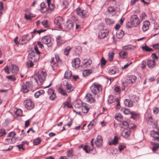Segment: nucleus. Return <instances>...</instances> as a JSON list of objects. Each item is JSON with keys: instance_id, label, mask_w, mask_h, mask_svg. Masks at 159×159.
Returning <instances> with one entry per match:
<instances>
[{"instance_id": "obj_1", "label": "nucleus", "mask_w": 159, "mask_h": 159, "mask_svg": "<svg viewBox=\"0 0 159 159\" xmlns=\"http://www.w3.org/2000/svg\"><path fill=\"white\" fill-rule=\"evenodd\" d=\"M47 75L46 71L44 69L39 70L38 71L37 75L38 80L36 77L34 78L36 82L39 84V81L42 85V83L45 80Z\"/></svg>"}, {"instance_id": "obj_2", "label": "nucleus", "mask_w": 159, "mask_h": 159, "mask_svg": "<svg viewBox=\"0 0 159 159\" xmlns=\"http://www.w3.org/2000/svg\"><path fill=\"white\" fill-rule=\"evenodd\" d=\"M77 20V18L74 16H72L71 18V20H68L66 21L64 26L65 30L66 31H69L72 29L74 25L75 21Z\"/></svg>"}, {"instance_id": "obj_3", "label": "nucleus", "mask_w": 159, "mask_h": 159, "mask_svg": "<svg viewBox=\"0 0 159 159\" xmlns=\"http://www.w3.org/2000/svg\"><path fill=\"white\" fill-rule=\"evenodd\" d=\"M136 80V77L134 75L129 76L127 80V81L123 83V87H122V89H125L126 88V87L127 86L128 84H132L134 83Z\"/></svg>"}, {"instance_id": "obj_4", "label": "nucleus", "mask_w": 159, "mask_h": 159, "mask_svg": "<svg viewBox=\"0 0 159 159\" xmlns=\"http://www.w3.org/2000/svg\"><path fill=\"white\" fill-rule=\"evenodd\" d=\"M131 24L134 27L138 26L140 24V20L136 15L131 16L130 18Z\"/></svg>"}, {"instance_id": "obj_5", "label": "nucleus", "mask_w": 159, "mask_h": 159, "mask_svg": "<svg viewBox=\"0 0 159 159\" xmlns=\"http://www.w3.org/2000/svg\"><path fill=\"white\" fill-rule=\"evenodd\" d=\"M42 42L43 43L46 44L48 47H50L52 45V43L51 42V38L49 36H46L43 37L42 39Z\"/></svg>"}, {"instance_id": "obj_6", "label": "nucleus", "mask_w": 159, "mask_h": 159, "mask_svg": "<svg viewBox=\"0 0 159 159\" xmlns=\"http://www.w3.org/2000/svg\"><path fill=\"white\" fill-rule=\"evenodd\" d=\"M55 24L59 29L62 28V25L63 24V19L61 17H57L54 20Z\"/></svg>"}, {"instance_id": "obj_7", "label": "nucleus", "mask_w": 159, "mask_h": 159, "mask_svg": "<svg viewBox=\"0 0 159 159\" xmlns=\"http://www.w3.org/2000/svg\"><path fill=\"white\" fill-rule=\"evenodd\" d=\"M77 14L82 18L87 17L88 15L87 11L83 10L80 8H77L76 10Z\"/></svg>"}, {"instance_id": "obj_8", "label": "nucleus", "mask_w": 159, "mask_h": 159, "mask_svg": "<svg viewBox=\"0 0 159 159\" xmlns=\"http://www.w3.org/2000/svg\"><path fill=\"white\" fill-rule=\"evenodd\" d=\"M24 104L25 107L28 110H31L32 109L34 106V105L30 100H25L24 102Z\"/></svg>"}, {"instance_id": "obj_9", "label": "nucleus", "mask_w": 159, "mask_h": 159, "mask_svg": "<svg viewBox=\"0 0 159 159\" xmlns=\"http://www.w3.org/2000/svg\"><path fill=\"white\" fill-rule=\"evenodd\" d=\"M108 31L106 29L101 30L99 32L98 37L100 39H103L108 34Z\"/></svg>"}, {"instance_id": "obj_10", "label": "nucleus", "mask_w": 159, "mask_h": 159, "mask_svg": "<svg viewBox=\"0 0 159 159\" xmlns=\"http://www.w3.org/2000/svg\"><path fill=\"white\" fill-rule=\"evenodd\" d=\"M80 60L79 58H77L74 59L72 61V66L75 68H78L80 66Z\"/></svg>"}, {"instance_id": "obj_11", "label": "nucleus", "mask_w": 159, "mask_h": 159, "mask_svg": "<svg viewBox=\"0 0 159 159\" xmlns=\"http://www.w3.org/2000/svg\"><path fill=\"white\" fill-rule=\"evenodd\" d=\"M34 37L33 35L30 36L29 34H27L24 35L21 39V40L22 42H23L24 43H27Z\"/></svg>"}, {"instance_id": "obj_12", "label": "nucleus", "mask_w": 159, "mask_h": 159, "mask_svg": "<svg viewBox=\"0 0 159 159\" xmlns=\"http://www.w3.org/2000/svg\"><path fill=\"white\" fill-rule=\"evenodd\" d=\"M85 98L86 101L90 103L95 102V100L93 96L90 93H87L85 97Z\"/></svg>"}, {"instance_id": "obj_13", "label": "nucleus", "mask_w": 159, "mask_h": 159, "mask_svg": "<svg viewBox=\"0 0 159 159\" xmlns=\"http://www.w3.org/2000/svg\"><path fill=\"white\" fill-rule=\"evenodd\" d=\"M32 84L31 82H27L25 84H23L21 85V89H28L32 87Z\"/></svg>"}, {"instance_id": "obj_14", "label": "nucleus", "mask_w": 159, "mask_h": 159, "mask_svg": "<svg viewBox=\"0 0 159 159\" xmlns=\"http://www.w3.org/2000/svg\"><path fill=\"white\" fill-rule=\"evenodd\" d=\"M38 56L36 57L35 55V53L34 51L31 52L28 55V57L29 59H30L32 61H37L38 59Z\"/></svg>"}, {"instance_id": "obj_15", "label": "nucleus", "mask_w": 159, "mask_h": 159, "mask_svg": "<svg viewBox=\"0 0 159 159\" xmlns=\"http://www.w3.org/2000/svg\"><path fill=\"white\" fill-rule=\"evenodd\" d=\"M94 139H91V145L92 148L90 147L89 146V152L93 154H95L96 153V149L93 148V141Z\"/></svg>"}, {"instance_id": "obj_16", "label": "nucleus", "mask_w": 159, "mask_h": 159, "mask_svg": "<svg viewBox=\"0 0 159 159\" xmlns=\"http://www.w3.org/2000/svg\"><path fill=\"white\" fill-rule=\"evenodd\" d=\"M103 140L100 135L98 136L96 140L95 141V144L97 146L100 147L102 145Z\"/></svg>"}, {"instance_id": "obj_17", "label": "nucleus", "mask_w": 159, "mask_h": 159, "mask_svg": "<svg viewBox=\"0 0 159 159\" xmlns=\"http://www.w3.org/2000/svg\"><path fill=\"white\" fill-rule=\"evenodd\" d=\"M151 136L153 138L154 140H157L159 141V133L154 130H152L150 133Z\"/></svg>"}, {"instance_id": "obj_18", "label": "nucleus", "mask_w": 159, "mask_h": 159, "mask_svg": "<svg viewBox=\"0 0 159 159\" xmlns=\"http://www.w3.org/2000/svg\"><path fill=\"white\" fill-rule=\"evenodd\" d=\"M150 24V22L148 21H145L143 22L142 27V30L143 31H146L148 30Z\"/></svg>"}, {"instance_id": "obj_19", "label": "nucleus", "mask_w": 159, "mask_h": 159, "mask_svg": "<svg viewBox=\"0 0 159 159\" xmlns=\"http://www.w3.org/2000/svg\"><path fill=\"white\" fill-rule=\"evenodd\" d=\"M9 69L12 73L16 74L18 71L19 68L16 65H12L9 66Z\"/></svg>"}, {"instance_id": "obj_20", "label": "nucleus", "mask_w": 159, "mask_h": 159, "mask_svg": "<svg viewBox=\"0 0 159 159\" xmlns=\"http://www.w3.org/2000/svg\"><path fill=\"white\" fill-rule=\"evenodd\" d=\"M90 89H102V88L100 84L94 83L90 87Z\"/></svg>"}, {"instance_id": "obj_21", "label": "nucleus", "mask_w": 159, "mask_h": 159, "mask_svg": "<svg viewBox=\"0 0 159 159\" xmlns=\"http://www.w3.org/2000/svg\"><path fill=\"white\" fill-rule=\"evenodd\" d=\"M50 62L53 70H56L57 68L58 65L57 63L56 62H55L54 58L53 57L51 58V60Z\"/></svg>"}, {"instance_id": "obj_22", "label": "nucleus", "mask_w": 159, "mask_h": 159, "mask_svg": "<svg viewBox=\"0 0 159 159\" xmlns=\"http://www.w3.org/2000/svg\"><path fill=\"white\" fill-rule=\"evenodd\" d=\"M118 137L115 136L113 140L109 141L108 143L109 145H116L118 143Z\"/></svg>"}, {"instance_id": "obj_23", "label": "nucleus", "mask_w": 159, "mask_h": 159, "mask_svg": "<svg viewBox=\"0 0 159 159\" xmlns=\"http://www.w3.org/2000/svg\"><path fill=\"white\" fill-rule=\"evenodd\" d=\"M82 63L86 67H89L92 64V61L90 59H89L88 60L85 59L83 61Z\"/></svg>"}, {"instance_id": "obj_24", "label": "nucleus", "mask_w": 159, "mask_h": 159, "mask_svg": "<svg viewBox=\"0 0 159 159\" xmlns=\"http://www.w3.org/2000/svg\"><path fill=\"white\" fill-rule=\"evenodd\" d=\"M121 134L123 137L127 138L130 136V132L129 130H125L122 132Z\"/></svg>"}, {"instance_id": "obj_25", "label": "nucleus", "mask_w": 159, "mask_h": 159, "mask_svg": "<svg viewBox=\"0 0 159 159\" xmlns=\"http://www.w3.org/2000/svg\"><path fill=\"white\" fill-rule=\"evenodd\" d=\"M48 93H50L51 94V95L49 97V98L52 101L54 100L56 97L53 90H48Z\"/></svg>"}, {"instance_id": "obj_26", "label": "nucleus", "mask_w": 159, "mask_h": 159, "mask_svg": "<svg viewBox=\"0 0 159 159\" xmlns=\"http://www.w3.org/2000/svg\"><path fill=\"white\" fill-rule=\"evenodd\" d=\"M124 103L126 106L131 107L133 106L132 102L129 99H126L124 101Z\"/></svg>"}, {"instance_id": "obj_27", "label": "nucleus", "mask_w": 159, "mask_h": 159, "mask_svg": "<svg viewBox=\"0 0 159 159\" xmlns=\"http://www.w3.org/2000/svg\"><path fill=\"white\" fill-rule=\"evenodd\" d=\"M120 126L122 128H126L127 127H129V125L127 121H123L121 122L120 123Z\"/></svg>"}, {"instance_id": "obj_28", "label": "nucleus", "mask_w": 159, "mask_h": 159, "mask_svg": "<svg viewBox=\"0 0 159 159\" xmlns=\"http://www.w3.org/2000/svg\"><path fill=\"white\" fill-rule=\"evenodd\" d=\"M155 62L154 60H148L147 62V65L149 68H153L155 65Z\"/></svg>"}, {"instance_id": "obj_29", "label": "nucleus", "mask_w": 159, "mask_h": 159, "mask_svg": "<svg viewBox=\"0 0 159 159\" xmlns=\"http://www.w3.org/2000/svg\"><path fill=\"white\" fill-rule=\"evenodd\" d=\"M89 108H88L87 104H84L82 105V112L84 113L88 112Z\"/></svg>"}, {"instance_id": "obj_30", "label": "nucleus", "mask_w": 159, "mask_h": 159, "mask_svg": "<svg viewBox=\"0 0 159 159\" xmlns=\"http://www.w3.org/2000/svg\"><path fill=\"white\" fill-rule=\"evenodd\" d=\"M41 23L44 28H48L50 27V24L48 21L47 20H43Z\"/></svg>"}, {"instance_id": "obj_31", "label": "nucleus", "mask_w": 159, "mask_h": 159, "mask_svg": "<svg viewBox=\"0 0 159 159\" xmlns=\"http://www.w3.org/2000/svg\"><path fill=\"white\" fill-rule=\"evenodd\" d=\"M46 4L44 2H42L40 4L41 9L40 10L41 12L44 13L47 10Z\"/></svg>"}, {"instance_id": "obj_32", "label": "nucleus", "mask_w": 159, "mask_h": 159, "mask_svg": "<svg viewBox=\"0 0 159 159\" xmlns=\"http://www.w3.org/2000/svg\"><path fill=\"white\" fill-rule=\"evenodd\" d=\"M63 84L66 87V88L67 89H72V85L68 83V82L66 80H65L63 82Z\"/></svg>"}, {"instance_id": "obj_33", "label": "nucleus", "mask_w": 159, "mask_h": 159, "mask_svg": "<svg viewBox=\"0 0 159 159\" xmlns=\"http://www.w3.org/2000/svg\"><path fill=\"white\" fill-rule=\"evenodd\" d=\"M72 74V72L71 71L67 70L66 71L65 73L64 77L66 79H69L71 77Z\"/></svg>"}, {"instance_id": "obj_34", "label": "nucleus", "mask_w": 159, "mask_h": 159, "mask_svg": "<svg viewBox=\"0 0 159 159\" xmlns=\"http://www.w3.org/2000/svg\"><path fill=\"white\" fill-rule=\"evenodd\" d=\"M57 45L60 46L64 42L62 39V38L60 36H58L57 38Z\"/></svg>"}, {"instance_id": "obj_35", "label": "nucleus", "mask_w": 159, "mask_h": 159, "mask_svg": "<svg viewBox=\"0 0 159 159\" xmlns=\"http://www.w3.org/2000/svg\"><path fill=\"white\" fill-rule=\"evenodd\" d=\"M119 54L121 58L125 59L127 57V53L124 51H122L120 52Z\"/></svg>"}, {"instance_id": "obj_36", "label": "nucleus", "mask_w": 159, "mask_h": 159, "mask_svg": "<svg viewBox=\"0 0 159 159\" xmlns=\"http://www.w3.org/2000/svg\"><path fill=\"white\" fill-rule=\"evenodd\" d=\"M116 69L114 66L111 67L109 70L108 73L110 75H113L116 74Z\"/></svg>"}, {"instance_id": "obj_37", "label": "nucleus", "mask_w": 159, "mask_h": 159, "mask_svg": "<svg viewBox=\"0 0 159 159\" xmlns=\"http://www.w3.org/2000/svg\"><path fill=\"white\" fill-rule=\"evenodd\" d=\"M44 93V90H39L35 93L34 96L35 98H38L40 95L43 94Z\"/></svg>"}, {"instance_id": "obj_38", "label": "nucleus", "mask_w": 159, "mask_h": 159, "mask_svg": "<svg viewBox=\"0 0 159 159\" xmlns=\"http://www.w3.org/2000/svg\"><path fill=\"white\" fill-rule=\"evenodd\" d=\"M116 101V99L114 98V97L110 95L109 96L108 98L107 99L108 102L110 104L113 103Z\"/></svg>"}, {"instance_id": "obj_39", "label": "nucleus", "mask_w": 159, "mask_h": 159, "mask_svg": "<svg viewBox=\"0 0 159 159\" xmlns=\"http://www.w3.org/2000/svg\"><path fill=\"white\" fill-rule=\"evenodd\" d=\"M136 48L135 46H132L130 45H129L123 46L122 48L125 50L134 49Z\"/></svg>"}, {"instance_id": "obj_40", "label": "nucleus", "mask_w": 159, "mask_h": 159, "mask_svg": "<svg viewBox=\"0 0 159 159\" xmlns=\"http://www.w3.org/2000/svg\"><path fill=\"white\" fill-rule=\"evenodd\" d=\"M16 141L14 138H7L5 139L6 143H14Z\"/></svg>"}, {"instance_id": "obj_41", "label": "nucleus", "mask_w": 159, "mask_h": 159, "mask_svg": "<svg viewBox=\"0 0 159 159\" xmlns=\"http://www.w3.org/2000/svg\"><path fill=\"white\" fill-rule=\"evenodd\" d=\"M121 111L124 114L126 115H128L131 114V113L132 112L130 111L129 109L124 108H122L121 109Z\"/></svg>"}, {"instance_id": "obj_42", "label": "nucleus", "mask_w": 159, "mask_h": 159, "mask_svg": "<svg viewBox=\"0 0 159 159\" xmlns=\"http://www.w3.org/2000/svg\"><path fill=\"white\" fill-rule=\"evenodd\" d=\"M123 116L120 113H118L116 114L115 118L118 121H120L123 119Z\"/></svg>"}, {"instance_id": "obj_43", "label": "nucleus", "mask_w": 159, "mask_h": 159, "mask_svg": "<svg viewBox=\"0 0 159 159\" xmlns=\"http://www.w3.org/2000/svg\"><path fill=\"white\" fill-rule=\"evenodd\" d=\"M64 107L65 106L69 108H71L72 107V106L70 103V99H67V101L64 103Z\"/></svg>"}, {"instance_id": "obj_44", "label": "nucleus", "mask_w": 159, "mask_h": 159, "mask_svg": "<svg viewBox=\"0 0 159 159\" xmlns=\"http://www.w3.org/2000/svg\"><path fill=\"white\" fill-rule=\"evenodd\" d=\"M33 62H36L34 61H32V60H29L28 61H27L26 62V65L28 67H32L34 65V64L33 63Z\"/></svg>"}, {"instance_id": "obj_45", "label": "nucleus", "mask_w": 159, "mask_h": 159, "mask_svg": "<svg viewBox=\"0 0 159 159\" xmlns=\"http://www.w3.org/2000/svg\"><path fill=\"white\" fill-rule=\"evenodd\" d=\"M74 154V150L72 148H71L68 150L66 152L67 156L69 157H71L73 156Z\"/></svg>"}, {"instance_id": "obj_46", "label": "nucleus", "mask_w": 159, "mask_h": 159, "mask_svg": "<svg viewBox=\"0 0 159 159\" xmlns=\"http://www.w3.org/2000/svg\"><path fill=\"white\" fill-rule=\"evenodd\" d=\"M41 140L40 138H37L34 140L33 142V144L34 145H37L41 143Z\"/></svg>"}, {"instance_id": "obj_47", "label": "nucleus", "mask_w": 159, "mask_h": 159, "mask_svg": "<svg viewBox=\"0 0 159 159\" xmlns=\"http://www.w3.org/2000/svg\"><path fill=\"white\" fill-rule=\"evenodd\" d=\"M105 21L107 24L108 25H111L114 23V21L113 20L109 18H106Z\"/></svg>"}, {"instance_id": "obj_48", "label": "nucleus", "mask_w": 159, "mask_h": 159, "mask_svg": "<svg viewBox=\"0 0 159 159\" xmlns=\"http://www.w3.org/2000/svg\"><path fill=\"white\" fill-rule=\"evenodd\" d=\"M142 48L143 50L145 51L151 52L153 50L152 48L145 45V46H142Z\"/></svg>"}, {"instance_id": "obj_49", "label": "nucleus", "mask_w": 159, "mask_h": 159, "mask_svg": "<svg viewBox=\"0 0 159 159\" xmlns=\"http://www.w3.org/2000/svg\"><path fill=\"white\" fill-rule=\"evenodd\" d=\"M148 123L150 125L154 124V122L153 119L151 116L148 117Z\"/></svg>"}, {"instance_id": "obj_50", "label": "nucleus", "mask_w": 159, "mask_h": 159, "mask_svg": "<svg viewBox=\"0 0 159 159\" xmlns=\"http://www.w3.org/2000/svg\"><path fill=\"white\" fill-rule=\"evenodd\" d=\"M153 145V147L152 148V150L153 151H156L159 148V144L158 143H154L153 144L151 143Z\"/></svg>"}, {"instance_id": "obj_51", "label": "nucleus", "mask_w": 159, "mask_h": 159, "mask_svg": "<svg viewBox=\"0 0 159 159\" xmlns=\"http://www.w3.org/2000/svg\"><path fill=\"white\" fill-rule=\"evenodd\" d=\"M16 135V134L14 132L12 131L9 133L7 136V138H14Z\"/></svg>"}, {"instance_id": "obj_52", "label": "nucleus", "mask_w": 159, "mask_h": 159, "mask_svg": "<svg viewBox=\"0 0 159 159\" xmlns=\"http://www.w3.org/2000/svg\"><path fill=\"white\" fill-rule=\"evenodd\" d=\"M16 114L18 116H21L22 115V111L20 109H17L15 112Z\"/></svg>"}, {"instance_id": "obj_53", "label": "nucleus", "mask_w": 159, "mask_h": 159, "mask_svg": "<svg viewBox=\"0 0 159 159\" xmlns=\"http://www.w3.org/2000/svg\"><path fill=\"white\" fill-rule=\"evenodd\" d=\"M70 49L71 48L70 47H67L65 48L64 52V54L66 55L67 56L68 55Z\"/></svg>"}, {"instance_id": "obj_54", "label": "nucleus", "mask_w": 159, "mask_h": 159, "mask_svg": "<svg viewBox=\"0 0 159 159\" xmlns=\"http://www.w3.org/2000/svg\"><path fill=\"white\" fill-rule=\"evenodd\" d=\"M92 72V70H84L83 74L84 75L85 74V75H88Z\"/></svg>"}, {"instance_id": "obj_55", "label": "nucleus", "mask_w": 159, "mask_h": 159, "mask_svg": "<svg viewBox=\"0 0 159 159\" xmlns=\"http://www.w3.org/2000/svg\"><path fill=\"white\" fill-rule=\"evenodd\" d=\"M6 78L11 81H14L16 80L15 77L14 75L7 76Z\"/></svg>"}, {"instance_id": "obj_56", "label": "nucleus", "mask_w": 159, "mask_h": 159, "mask_svg": "<svg viewBox=\"0 0 159 159\" xmlns=\"http://www.w3.org/2000/svg\"><path fill=\"white\" fill-rule=\"evenodd\" d=\"M114 53L113 52L109 53L108 54V59L110 61L112 60L113 58Z\"/></svg>"}, {"instance_id": "obj_57", "label": "nucleus", "mask_w": 159, "mask_h": 159, "mask_svg": "<svg viewBox=\"0 0 159 159\" xmlns=\"http://www.w3.org/2000/svg\"><path fill=\"white\" fill-rule=\"evenodd\" d=\"M5 130L4 129H1L0 130V137L4 136L6 134Z\"/></svg>"}, {"instance_id": "obj_58", "label": "nucleus", "mask_w": 159, "mask_h": 159, "mask_svg": "<svg viewBox=\"0 0 159 159\" xmlns=\"http://www.w3.org/2000/svg\"><path fill=\"white\" fill-rule=\"evenodd\" d=\"M4 7H3V3L2 2H0V16L2 15V11L3 10Z\"/></svg>"}, {"instance_id": "obj_59", "label": "nucleus", "mask_w": 159, "mask_h": 159, "mask_svg": "<svg viewBox=\"0 0 159 159\" xmlns=\"http://www.w3.org/2000/svg\"><path fill=\"white\" fill-rule=\"evenodd\" d=\"M58 92L62 94L63 96L67 95L66 90H58Z\"/></svg>"}, {"instance_id": "obj_60", "label": "nucleus", "mask_w": 159, "mask_h": 159, "mask_svg": "<svg viewBox=\"0 0 159 159\" xmlns=\"http://www.w3.org/2000/svg\"><path fill=\"white\" fill-rule=\"evenodd\" d=\"M107 10L110 12H113L115 11V9L113 7H111L108 8Z\"/></svg>"}, {"instance_id": "obj_61", "label": "nucleus", "mask_w": 159, "mask_h": 159, "mask_svg": "<svg viewBox=\"0 0 159 159\" xmlns=\"http://www.w3.org/2000/svg\"><path fill=\"white\" fill-rule=\"evenodd\" d=\"M49 9L51 11H52L54 10L55 7L53 4H50L48 5Z\"/></svg>"}, {"instance_id": "obj_62", "label": "nucleus", "mask_w": 159, "mask_h": 159, "mask_svg": "<svg viewBox=\"0 0 159 159\" xmlns=\"http://www.w3.org/2000/svg\"><path fill=\"white\" fill-rule=\"evenodd\" d=\"M75 48L76 52H80L82 51L81 47L79 46H76Z\"/></svg>"}, {"instance_id": "obj_63", "label": "nucleus", "mask_w": 159, "mask_h": 159, "mask_svg": "<svg viewBox=\"0 0 159 159\" xmlns=\"http://www.w3.org/2000/svg\"><path fill=\"white\" fill-rule=\"evenodd\" d=\"M101 65L102 66L105 65L106 63V60L104 59V58L102 57L101 60Z\"/></svg>"}, {"instance_id": "obj_64", "label": "nucleus", "mask_w": 159, "mask_h": 159, "mask_svg": "<svg viewBox=\"0 0 159 159\" xmlns=\"http://www.w3.org/2000/svg\"><path fill=\"white\" fill-rule=\"evenodd\" d=\"M83 149L84 151H85V152L86 153H89V147L87 145H85L84 148Z\"/></svg>"}]
</instances>
